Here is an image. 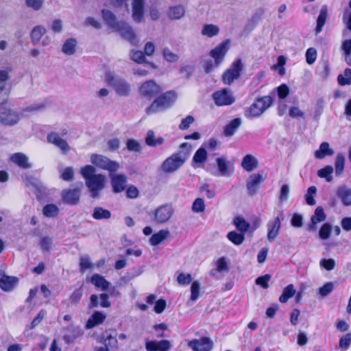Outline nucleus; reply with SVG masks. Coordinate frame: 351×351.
<instances>
[{
	"label": "nucleus",
	"instance_id": "nucleus-1",
	"mask_svg": "<svg viewBox=\"0 0 351 351\" xmlns=\"http://www.w3.org/2000/svg\"><path fill=\"white\" fill-rule=\"evenodd\" d=\"M191 146L188 143H182L178 152L167 158L162 165L165 173H173L181 167L190 156Z\"/></svg>",
	"mask_w": 351,
	"mask_h": 351
},
{
	"label": "nucleus",
	"instance_id": "nucleus-2",
	"mask_svg": "<svg viewBox=\"0 0 351 351\" xmlns=\"http://www.w3.org/2000/svg\"><path fill=\"white\" fill-rule=\"evenodd\" d=\"M273 99L270 96H264L256 99L248 108L245 115L248 118L261 116L272 104Z\"/></svg>",
	"mask_w": 351,
	"mask_h": 351
},
{
	"label": "nucleus",
	"instance_id": "nucleus-3",
	"mask_svg": "<svg viewBox=\"0 0 351 351\" xmlns=\"http://www.w3.org/2000/svg\"><path fill=\"white\" fill-rule=\"evenodd\" d=\"M160 90V88L155 84V112L170 108L177 99V95L174 91H167L156 97V93Z\"/></svg>",
	"mask_w": 351,
	"mask_h": 351
},
{
	"label": "nucleus",
	"instance_id": "nucleus-4",
	"mask_svg": "<svg viewBox=\"0 0 351 351\" xmlns=\"http://www.w3.org/2000/svg\"><path fill=\"white\" fill-rule=\"evenodd\" d=\"M91 162L97 167L108 171L110 173L116 172L119 168V164L114 160H111L108 157L93 154L90 156Z\"/></svg>",
	"mask_w": 351,
	"mask_h": 351
},
{
	"label": "nucleus",
	"instance_id": "nucleus-5",
	"mask_svg": "<svg viewBox=\"0 0 351 351\" xmlns=\"http://www.w3.org/2000/svg\"><path fill=\"white\" fill-rule=\"evenodd\" d=\"M83 182L77 183L73 189H66L62 192V198L64 202L70 205H77L80 202Z\"/></svg>",
	"mask_w": 351,
	"mask_h": 351
},
{
	"label": "nucleus",
	"instance_id": "nucleus-6",
	"mask_svg": "<svg viewBox=\"0 0 351 351\" xmlns=\"http://www.w3.org/2000/svg\"><path fill=\"white\" fill-rule=\"evenodd\" d=\"M106 83L113 87L120 96H127L130 93V84L123 79H116L111 73L106 74Z\"/></svg>",
	"mask_w": 351,
	"mask_h": 351
},
{
	"label": "nucleus",
	"instance_id": "nucleus-7",
	"mask_svg": "<svg viewBox=\"0 0 351 351\" xmlns=\"http://www.w3.org/2000/svg\"><path fill=\"white\" fill-rule=\"evenodd\" d=\"M243 65L241 60L238 59L234 61L232 66L224 72L222 76V80L226 84H231L234 80H237L241 75V71Z\"/></svg>",
	"mask_w": 351,
	"mask_h": 351
},
{
	"label": "nucleus",
	"instance_id": "nucleus-8",
	"mask_svg": "<svg viewBox=\"0 0 351 351\" xmlns=\"http://www.w3.org/2000/svg\"><path fill=\"white\" fill-rule=\"evenodd\" d=\"M213 99L218 106H229L235 101L232 93L227 88L215 92L213 94Z\"/></svg>",
	"mask_w": 351,
	"mask_h": 351
},
{
	"label": "nucleus",
	"instance_id": "nucleus-9",
	"mask_svg": "<svg viewBox=\"0 0 351 351\" xmlns=\"http://www.w3.org/2000/svg\"><path fill=\"white\" fill-rule=\"evenodd\" d=\"M86 184L91 193V196L93 198L97 197L99 191L104 187L105 178L102 174H97L88 180Z\"/></svg>",
	"mask_w": 351,
	"mask_h": 351
},
{
	"label": "nucleus",
	"instance_id": "nucleus-10",
	"mask_svg": "<svg viewBox=\"0 0 351 351\" xmlns=\"http://www.w3.org/2000/svg\"><path fill=\"white\" fill-rule=\"evenodd\" d=\"M230 43L229 39L221 43L210 52V55L215 60V66H218L223 61Z\"/></svg>",
	"mask_w": 351,
	"mask_h": 351
},
{
	"label": "nucleus",
	"instance_id": "nucleus-11",
	"mask_svg": "<svg viewBox=\"0 0 351 351\" xmlns=\"http://www.w3.org/2000/svg\"><path fill=\"white\" fill-rule=\"evenodd\" d=\"M284 219L283 213L281 212L274 220L268 222L267 227V239L272 242L278 237L281 228V221Z\"/></svg>",
	"mask_w": 351,
	"mask_h": 351
},
{
	"label": "nucleus",
	"instance_id": "nucleus-12",
	"mask_svg": "<svg viewBox=\"0 0 351 351\" xmlns=\"http://www.w3.org/2000/svg\"><path fill=\"white\" fill-rule=\"evenodd\" d=\"M188 346L193 351H210L213 347V342L208 337H202L189 341Z\"/></svg>",
	"mask_w": 351,
	"mask_h": 351
},
{
	"label": "nucleus",
	"instance_id": "nucleus-13",
	"mask_svg": "<svg viewBox=\"0 0 351 351\" xmlns=\"http://www.w3.org/2000/svg\"><path fill=\"white\" fill-rule=\"evenodd\" d=\"M19 114L11 109H0V123L3 125H13L19 121Z\"/></svg>",
	"mask_w": 351,
	"mask_h": 351
},
{
	"label": "nucleus",
	"instance_id": "nucleus-14",
	"mask_svg": "<svg viewBox=\"0 0 351 351\" xmlns=\"http://www.w3.org/2000/svg\"><path fill=\"white\" fill-rule=\"evenodd\" d=\"M47 141L49 143L55 145L60 149L63 154H67L70 150V146L66 140L62 138L58 133L51 132L47 135Z\"/></svg>",
	"mask_w": 351,
	"mask_h": 351
},
{
	"label": "nucleus",
	"instance_id": "nucleus-15",
	"mask_svg": "<svg viewBox=\"0 0 351 351\" xmlns=\"http://www.w3.org/2000/svg\"><path fill=\"white\" fill-rule=\"evenodd\" d=\"M263 182V178L261 174H252L247 180V189L248 194L251 196L254 195L259 188L260 184Z\"/></svg>",
	"mask_w": 351,
	"mask_h": 351
},
{
	"label": "nucleus",
	"instance_id": "nucleus-16",
	"mask_svg": "<svg viewBox=\"0 0 351 351\" xmlns=\"http://www.w3.org/2000/svg\"><path fill=\"white\" fill-rule=\"evenodd\" d=\"M128 178L124 174H117L111 176V184L114 193H119L125 190Z\"/></svg>",
	"mask_w": 351,
	"mask_h": 351
},
{
	"label": "nucleus",
	"instance_id": "nucleus-17",
	"mask_svg": "<svg viewBox=\"0 0 351 351\" xmlns=\"http://www.w3.org/2000/svg\"><path fill=\"white\" fill-rule=\"evenodd\" d=\"M106 319V315L99 311H95L90 315L86 322L85 328L86 329L93 328L100 324H102Z\"/></svg>",
	"mask_w": 351,
	"mask_h": 351
},
{
	"label": "nucleus",
	"instance_id": "nucleus-18",
	"mask_svg": "<svg viewBox=\"0 0 351 351\" xmlns=\"http://www.w3.org/2000/svg\"><path fill=\"white\" fill-rule=\"evenodd\" d=\"M173 214L171 206L165 204L160 206L155 210V219L160 223L168 221Z\"/></svg>",
	"mask_w": 351,
	"mask_h": 351
},
{
	"label": "nucleus",
	"instance_id": "nucleus-19",
	"mask_svg": "<svg viewBox=\"0 0 351 351\" xmlns=\"http://www.w3.org/2000/svg\"><path fill=\"white\" fill-rule=\"evenodd\" d=\"M116 30L121 34L123 38L129 40L132 44L135 43L136 34L134 29L128 23L122 22Z\"/></svg>",
	"mask_w": 351,
	"mask_h": 351
},
{
	"label": "nucleus",
	"instance_id": "nucleus-20",
	"mask_svg": "<svg viewBox=\"0 0 351 351\" xmlns=\"http://www.w3.org/2000/svg\"><path fill=\"white\" fill-rule=\"evenodd\" d=\"M336 194L345 206H351V188L345 184L339 186Z\"/></svg>",
	"mask_w": 351,
	"mask_h": 351
},
{
	"label": "nucleus",
	"instance_id": "nucleus-21",
	"mask_svg": "<svg viewBox=\"0 0 351 351\" xmlns=\"http://www.w3.org/2000/svg\"><path fill=\"white\" fill-rule=\"evenodd\" d=\"M10 160L20 168L27 169L31 168L32 165L29 162L28 157L23 153L17 152L10 156Z\"/></svg>",
	"mask_w": 351,
	"mask_h": 351
},
{
	"label": "nucleus",
	"instance_id": "nucleus-22",
	"mask_svg": "<svg viewBox=\"0 0 351 351\" xmlns=\"http://www.w3.org/2000/svg\"><path fill=\"white\" fill-rule=\"evenodd\" d=\"M18 282L16 277L9 276L5 274L0 273V288L5 291H10L13 289Z\"/></svg>",
	"mask_w": 351,
	"mask_h": 351
},
{
	"label": "nucleus",
	"instance_id": "nucleus-23",
	"mask_svg": "<svg viewBox=\"0 0 351 351\" xmlns=\"http://www.w3.org/2000/svg\"><path fill=\"white\" fill-rule=\"evenodd\" d=\"M144 0H132V17L136 22H140L144 16Z\"/></svg>",
	"mask_w": 351,
	"mask_h": 351
},
{
	"label": "nucleus",
	"instance_id": "nucleus-24",
	"mask_svg": "<svg viewBox=\"0 0 351 351\" xmlns=\"http://www.w3.org/2000/svg\"><path fill=\"white\" fill-rule=\"evenodd\" d=\"M102 17L106 23L114 29H117V27L121 24L123 21H118L116 16L110 10L103 9L101 10Z\"/></svg>",
	"mask_w": 351,
	"mask_h": 351
},
{
	"label": "nucleus",
	"instance_id": "nucleus-25",
	"mask_svg": "<svg viewBox=\"0 0 351 351\" xmlns=\"http://www.w3.org/2000/svg\"><path fill=\"white\" fill-rule=\"evenodd\" d=\"M90 282L96 288L100 289L102 291H106L110 286V282L104 276L98 274L92 275Z\"/></svg>",
	"mask_w": 351,
	"mask_h": 351
},
{
	"label": "nucleus",
	"instance_id": "nucleus-26",
	"mask_svg": "<svg viewBox=\"0 0 351 351\" xmlns=\"http://www.w3.org/2000/svg\"><path fill=\"white\" fill-rule=\"evenodd\" d=\"M326 218V216L324 209L320 206L317 207L311 218V223L308 226V229L310 230H315L316 229L315 225L319 222L324 221Z\"/></svg>",
	"mask_w": 351,
	"mask_h": 351
},
{
	"label": "nucleus",
	"instance_id": "nucleus-27",
	"mask_svg": "<svg viewBox=\"0 0 351 351\" xmlns=\"http://www.w3.org/2000/svg\"><path fill=\"white\" fill-rule=\"evenodd\" d=\"M258 165V160L251 154L245 156L241 162V167L248 172L252 171Z\"/></svg>",
	"mask_w": 351,
	"mask_h": 351
},
{
	"label": "nucleus",
	"instance_id": "nucleus-28",
	"mask_svg": "<svg viewBox=\"0 0 351 351\" xmlns=\"http://www.w3.org/2000/svg\"><path fill=\"white\" fill-rule=\"evenodd\" d=\"M335 154L334 150L330 147L327 142H323L319 145L317 150L315 152V157L317 159H323L326 156H332Z\"/></svg>",
	"mask_w": 351,
	"mask_h": 351
},
{
	"label": "nucleus",
	"instance_id": "nucleus-29",
	"mask_svg": "<svg viewBox=\"0 0 351 351\" xmlns=\"http://www.w3.org/2000/svg\"><path fill=\"white\" fill-rule=\"evenodd\" d=\"M241 123L242 120L241 118H235L232 119L225 126L223 130L224 135L228 137L233 136L241 126Z\"/></svg>",
	"mask_w": 351,
	"mask_h": 351
},
{
	"label": "nucleus",
	"instance_id": "nucleus-30",
	"mask_svg": "<svg viewBox=\"0 0 351 351\" xmlns=\"http://www.w3.org/2000/svg\"><path fill=\"white\" fill-rule=\"evenodd\" d=\"M220 32L218 25L214 24H204L201 29V34L203 36L213 38L217 36Z\"/></svg>",
	"mask_w": 351,
	"mask_h": 351
},
{
	"label": "nucleus",
	"instance_id": "nucleus-31",
	"mask_svg": "<svg viewBox=\"0 0 351 351\" xmlns=\"http://www.w3.org/2000/svg\"><path fill=\"white\" fill-rule=\"evenodd\" d=\"M141 95L147 99H152L154 97V80H149L144 83L139 89Z\"/></svg>",
	"mask_w": 351,
	"mask_h": 351
},
{
	"label": "nucleus",
	"instance_id": "nucleus-32",
	"mask_svg": "<svg viewBox=\"0 0 351 351\" xmlns=\"http://www.w3.org/2000/svg\"><path fill=\"white\" fill-rule=\"evenodd\" d=\"M185 8L182 5H178L170 7L167 14L171 20H178L182 18L185 14Z\"/></svg>",
	"mask_w": 351,
	"mask_h": 351
},
{
	"label": "nucleus",
	"instance_id": "nucleus-33",
	"mask_svg": "<svg viewBox=\"0 0 351 351\" xmlns=\"http://www.w3.org/2000/svg\"><path fill=\"white\" fill-rule=\"evenodd\" d=\"M328 16V7L326 5L322 6L319 14L317 19L316 33H319L324 26Z\"/></svg>",
	"mask_w": 351,
	"mask_h": 351
},
{
	"label": "nucleus",
	"instance_id": "nucleus-34",
	"mask_svg": "<svg viewBox=\"0 0 351 351\" xmlns=\"http://www.w3.org/2000/svg\"><path fill=\"white\" fill-rule=\"evenodd\" d=\"M92 216L96 220L108 219L111 217V213L107 209L97 206L94 208Z\"/></svg>",
	"mask_w": 351,
	"mask_h": 351
},
{
	"label": "nucleus",
	"instance_id": "nucleus-35",
	"mask_svg": "<svg viewBox=\"0 0 351 351\" xmlns=\"http://www.w3.org/2000/svg\"><path fill=\"white\" fill-rule=\"evenodd\" d=\"M60 210L54 204H48L43 208V215L48 218H53L58 216Z\"/></svg>",
	"mask_w": 351,
	"mask_h": 351
},
{
	"label": "nucleus",
	"instance_id": "nucleus-36",
	"mask_svg": "<svg viewBox=\"0 0 351 351\" xmlns=\"http://www.w3.org/2000/svg\"><path fill=\"white\" fill-rule=\"evenodd\" d=\"M46 29L41 25H36L32 30L30 36L32 39V42L34 45L37 44L41 37L45 34Z\"/></svg>",
	"mask_w": 351,
	"mask_h": 351
},
{
	"label": "nucleus",
	"instance_id": "nucleus-37",
	"mask_svg": "<svg viewBox=\"0 0 351 351\" xmlns=\"http://www.w3.org/2000/svg\"><path fill=\"white\" fill-rule=\"evenodd\" d=\"M77 41L75 38H69L62 45V51L66 55H73L75 52Z\"/></svg>",
	"mask_w": 351,
	"mask_h": 351
},
{
	"label": "nucleus",
	"instance_id": "nucleus-38",
	"mask_svg": "<svg viewBox=\"0 0 351 351\" xmlns=\"http://www.w3.org/2000/svg\"><path fill=\"white\" fill-rule=\"evenodd\" d=\"M295 293V290L294 287L292 284H290L283 289L282 293L279 298V301L281 303H285L289 298L293 297Z\"/></svg>",
	"mask_w": 351,
	"mask_h": 351
},
{
	"label": "nucleus",
	"instance_id": "nucleus-39",
	"mask_svg": "<svg viewBox=\"0 0 351 351\" xmlns=\"http://www.w3.org/2000/svg\"><path fill=\"white\" fill-rule=\"evenodd\" d=\"M83 295L82 287L77 288L70 295L69 302L71 305H76L80 303Z\"/></svg>",
	"mask_w": 351,
	"mask_h": 351
},
{
	"label": "nucleus",
	"instance_id": "nucleus-40",
	"mask_svg": "<svg viewBox=\"0 0 351 351\" xmlns=\"http://www.w3.org/2000/svg\"><path fill=\"white\" fill-rule=\"evenodd\" d=\"M334 169L332 166L328 165L324 168L319 169L317 171V176L319 178H325L327 182H331L332 180V173Z\"/></svg>",
	"mask_w": 351,
	"mask_h": 351
},
{
	"label": "nucleus",
	"instance_id": "nucleus-41",
	"mask_svg": "<svg viewBox=\"0 0 351 351\" xmlns=\"http://www.w3.org/2000/svg\"><path fill=\"white\" fill-rule=\"evenodd\" d=\"M172 348L171 342L167 339L155 340V351H170Z\"/></svg>",
	"mask_w": 351,
	"mask_h": 351
},
{
	"label": "nucleus",
	"instance_id": "nucleus-42",
	"mask_svg": "<svg viewBox=\"0 0 351 351\" xmlns=\"http://www.w3.org/2000/svg\"><path fill=\"white\" fill-rule=\"evenodd\" d=\"M345 157L343 154H338L335 160V173L337 176L342 174L344 169Z\"/></svg>",
	"mask_w": 351,
	"mask_h": 351
},
{
	"label": "nucleus",
	"instance_id": "nucleus-43",
	"mask_svg": "<svg viewBox=\"0 0 351 351\" xmlns=\"http://www.w3.org/2000/svg\"><path fill=\"white\" fill-rule=\"evenodd\" d=\"M162 56L164 59L170 63L177 62L179 60V56L173 53L169 48H164L162 50Z\"/></svg>",
	"mask_w": 351,
	"mask_h": 351
},
{
	"label": "nucleus",
	"instance_id": "nucleus-44",
	"mask_svg": "<svg viewBox=\"0 0 351 351\" xmlns=\"http://www.w3.org/2000/svg\"><path fill=\"white\" fill-rule=\"evenodd\" d=\"M337 80L341 86L351 84V69H346L343 75H339Z\"/></svg>",
	"mask_w": 351,
	"mask_h": 351
},
{
	"label": "nucleus",
	"instance_id": "nucleus-45",
	"mask_svg": "<svg viewBox=\"0 0 351 351\" xmlns=\"http://www.w3.org/2000/svg\"><path fill=\"white\" fill-rule=\"evenodd\" d=\"M207 158V152L203 147L199 148L195 153L193 160L196 163H203Z\"/></svg>",
	"mask_w": 351,
	"mask_h": 351
},
{
	"label": "nucleus",
	"instance_id": "nucleus-46",
	"mask_svg": "<svg viewBox=\"0 0 351 351\" xmlns=\"http://www.w3.org/2000/svg\"><path fill=\"white\" fill-rule=\"evenodd\" d=\"M126 148L129 152H141V144L135 139L130 138L126 141Z\"/></svg>",
	"mask_w": 351,
	"mask_h": 351
},
{
	"label": "nucleus",
	"instance_id": "nucleus-47",
	"mask_svg": "<svg viewBox=\"0 0 351 351\" xmlns=\"http://www.w3.org/2000/svg\"><path fill=\"white\" fill-rule=\"evenodd\" d=\"M317 193V188L315 186H310L307 193L305 195V199L307 204L310 206H314L316 204V202L313 197V195Z\"/></svg>",
	"mask_w": 351,
	"mask_h": 351
},
{
	"label": "nucleus",
	"instance_id": "nucleus-48",
	"mask_svg": "<svg viewBox=\"0 0 351 351\" xmlns=\"http://www.w3.org/2000/svg\"><path fill=\"white\" fill-rule=\"evenodd\" d=\"M170 236V232L167 230H160L158 232L155 233V247L162 243L165 240L169 238Z\"/></svg>",
	"mask_w": 351,
	"mask_h": 351
},
{
	"label": "nucleus",
	"instance_id": "nucleus-49",
	"mask_svg": "<svg viewBox=\"0 0 351 351\" xmlns=\"http://www.w3.org/2000/svg\"><path fill=\"white\" fill-rule=\"evenodd\" d=\"M234 223L237 228L242 232H246L250 227V224L241 217H237L234 220Z\"/></svg>",
	"mask_w": 351,
	"mask_h": 351
},
{
	"label": "nucleus",
	"instance_id": "nucleus-50",
	"mask_svg": "<svg viewBox=\"0 0 351 351\" xmlns=\"http://www.w3.org/2000/svg\"><path fill=\"white\" fill-rule=\"evenodd\" d=\"M95 172V169L91 165H86L81 169V174L86 180V182L96 175Z\"/></svg>",
	"mask_w": 351,
	"mask_h": 351
},
{
	"label": "nucleus",
	"instance_id": "nucleus-51",
	"mask_svg": "<svg viewBox=\"0 0 351 351\" xmlns=\"http://www.w3.org/2000/svg\"><path fill=\"white\" fill-rule=\"evenodd\" d=\"M228 239L235 245H240L244 240V236L242 234L232 231L228 234Z\"/></svg>",
	"mask_w": 351,
	"mask_h": 351
},
{
	"label": "nucleus",
	"instance_id": "nucleus-52",
	"mask_svg": "<svg viewBox=\"0 0 351 351\" xmlns=\"http://www.w3.org/2000/svg\"><path fill=\"white\" fill-rule=\"evenodd\" d=\"M200 283L198 281H194L191 287V300L195 302L199 295Z\"/></svg>",
	"mask_w": 351,
	"mask_h": 351
},
{
	"label": "nucleus",
	"instance_id": "nucleus-53",
	"mask_svg": "<svg viewBox=\"0 0 351 351\" xmlns=\"http://www.w3.org/2000/svg\"><path fill=\"white\" fill-rule=\"evenodd\" d=\"M331 225L326 223H324L320 228L319 232V236L321 239L326 240L328 239L330 236L331 232Z\"/></svg>",
	"mask_w": 351,
	"mask_h": 351
},
{
	"label": "nucleus",
	"instance_id": "nucleus-54",
	"mask_svg": "<svg viewBox=\"0 0 351 351\" xmlns=\"http://www.w3.org/2000/svg\"><path fill=\"white\" fill-rule=\"evenodd\" d=\"M80 267L82 272H84L86 269H93L95 264L92 263L88 256H82L80 261Z\"/></svg>",
	"mask_w": 351,
	"mask_h": 351
},
{
	"label": "nucleus",
	"instance_id": "nucleus-55",
	"mask_svg": "<svg viewBox=\"0 0 351 351\" xmlns=\"http://www.w3.org/2000/svg\"><path fill=\"white\" fill-rule=\"evenodd\" d=\"M131 59L137 63H143L145 60V53L142 51L132 50L130 52Z\"/></svg>",
	"mask_w": 351,
	"mask_h": 351
},
{
	"label": "nucleus",
	"instance_id": "nucleus-56",
	"mask_svg": "<svg viewBox=\"0 0 351 351\" xmlns=\"http://www.w3.org/2000/svg\"><path fill=\"white\" fill-rule=\"evenodd\" d=\"M350 343H351V333H347L340 338L339 348L343 351H346L350 347Z\"/></svg>",
	"mask_w": 351,
	"mask_h": 351
},
{
	"label": "nucleus",
	"instance_id": "nucleus-57",
	"mask_svg": "<svg viewBox=\"0 0 351 351\" xmlns=\"http://www.w3.org/2000/svg\"><path fill=\"white\" fill-rule=\"evenodd\" d=\"M205 210V204L202 198H197L193 203L192 210L194 213H202Z\"/></svg>",
	"mask_w": 351,
	"mask_h": 351
},
{
	"label": "nucleus",
	"instance_id": "nucleus-58",
	"mask_svg": "<svg viewBox=\"0 0 351 351\" xmlns=\"http://www.w3.org/2000/svg\"><path fill=\"white\" fill-rule=\"evenodd\" d=\"M26 5L34 11L41 10L44 4V0H25Z\"/></svg>",
	"mask_w": 351,
	"mask_h": 351
},
{
	"label": "nucleus",
	"instance_id": "nucleus-59",
	"mask_svg": "<svg viewBox=\"0 0 351 351\" xmlns=\"http://www.w3.org/2000/svg\"><path fill=\"white\" fill-rule=\"evenodd\" d=\"M46 315V311L44 309H42L39 311V313L37 314V315L34 318V319L32 321L29 329L32 330L34 329L36 326H38L43 319Z\"/></svg>",
	"mask_w": 351,
	"mask_h": 351
},
{
	"label": "nucleus",
	"instance_id": "nucleus-60",
	"mask_svg": "<svg viewBox=\"0 0 351 351\" xmlns=\"http://www.w3.org/2000/svg\"><path fill=\"white\" fill-rule=\"evenodd\" d=\"M192 281L191 275L183 272L179 273L177 276V282L180 285H187Z\"/></svg>",
	"mask_w": 351,
	"mask_h": 351
},
{
	"label": "nucleus",
	"instance_id": "nucleus-61",
	"mask_svg": "<svg viewBox=\"0 0 351 351\" xmlns=\"http://www.w3.org/2000/svg\"><path fill=\"white\" fill-rule=\"evenodd\" d=\"M52 245V239L48 237H44L41 239L40 246L43 252H49Z\"/></svg>",
	"mask_w": 351,
	"mask_h": 351
},
{
	"label": "nucleus",
	"instance_id": "nucleus-62",
	"mask_svg": "<svg viewBox=\"0 0 351 351\" xmlns=\"http://www.w3.org/2000/svg\"><path fill=\"white\" fill-rule=\"evenodd\" d=\"M10 88H6L5 86H0V105L5 104L9 98Z\"/></svg>",
	"mask_w": 351,
	"mask_h": 351
},
{
	"label": "nucleus",
	"instance_id": "nucleus-63",
	"mask_svg": "<svg viewBox=\"0 0 351 351\" xmlns=\"http://www.w3.org/2000/svg\"><path fill=\"white\" fill-rule=\"evenodd\" d=\"M216 267V271L218 272L228 271L229 270L225 257H221L217 261Z\"/></svg>",
	"mask_w": 351,
	"mask_h": 351
},
{
	"label": "nucleus",
	"instance_id": "nucleus-64",
	"mask_svg": "<svg viewBox=\"0 0 351 351\" xmlns=\"http://www.w3.org/2000/svg\"><path fill=\"white\" fill-rule=\"evenodd\" d=\"M74 177V170L72 167H66L61 173L60 178L64 181H71Z\"/></svg>",
	"mask_w": 351,
	"mask_h": 351
}]
</instances>
